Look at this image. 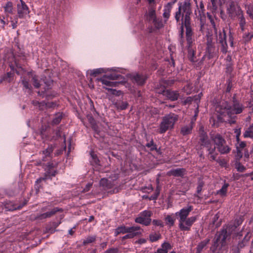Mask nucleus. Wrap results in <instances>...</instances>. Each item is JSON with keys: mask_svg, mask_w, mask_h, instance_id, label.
Listing matches in <instances>:
<instances>
[{"mask_svg": "<svg viewBox=\"0 0 253 253\" xmlns=\"http://www.w3.org/2000/svg\"><path fill=\"white\" fill-rule=\"evenodd\" d=\"M244 108L243 104L233 97L232 105L227 101H222L216 106L215 111L219 122L228 121L230 124H234L235 115L241 113Z\"/></svg>", "mask_w": 253, "mask_h": 253, "instance_id": "1", "label": "nucleus"}, {"mask_svg": "<svg viewBox=\"0 0 253 253\" xmlns=\"http://www.w3.org/2000/svg\"><path fill=\"white\" fill-rule=\"evenodd\" d=\"M211 138L214 144V146L211 147V144L207 135H202L200 140L201 145L208 148L209 151V157L211 160H215L217 153L215 152V148H217L221 154L228 153L230 148L226 145V141L219 134L211 136Z\"/></svg>", "mask_w": 253, "mask_h": 253, "instance_id": "2", "label": "nucleus"}, {"mask_svg": "<svg viewBox=\"0 0 253 253\" xmlns=\"http://www.w3.org/2000/svg\"><path fill=\"white\" fill-rule=\"evenodd\" d=\"M193 209L192 206L188 205L175 213L178 218L179 228L181 231H190L192 226L196 221V216L188 217Z\"/></svg>", "mask_w": 253, "mask_h": 253, "instance_id": "3", "label": "nucleus"}, {"mask_svg": "<svg viewBox=\"0 0 253 253\" xmlns=\"http://www.w3.org/2000/svg\"><path fill=\"white\" fill-rule=\"evenodd\" d=\"M178 10L175 12L174 18L176 22L181 23L191 22V15L192 13L191 0H184L179 2Z\"/></svg>", "mask_w": 253, "mask_h": 253, "instance_id": "4", "label": "nucleus"}, {"mask_svg": "<svg viewBox=\"0 0 253 253\" xmlns=\"http://www.w3.org/2000/svg\"><path fill=\"white\" fill-rule=\"evenodd\" d=\"M178 120V116L174 113H169L163 117L160 125L159 132L164 133L169 129L173 128L175 122Z\"/></svg>", "mask_w": 253, "mask_h": 253, "instance_id": "5", "label": "nucleus"}, {"mask_svg": "<svg viewBox=\"0 0 253 253\" xmlns=\"http://www.w3.org/2000/svg\"><path fill=\"white\" fill-rule=\"evenodd\" d=\"M30 81L33 82V85L36 88H39L41 85L38 77L29 73L27 76L23 77L21 81L25 91L28 93H30L32 90V86L29 83Z\"/></svg>", "mask_w": 253, "mask_h": 253, "instance_id": "6", "label": "nucleus"}, {"mask_svg": "<svg viewBox=\"0 0 253 253\" xmlns=\"http://www.w3.org/2000/svg\"><path fill=\"white\" fill-rule=\"evenodd\" d=\"M96 80L101 82L102 84L105 85L104 88L110 90L112 94H118L119 91L110 88L109 87L118 86V85L120 83V82L112 81L110 79H108L107 75H104L100 79H97Z\"/></svg>", "mask_w": 253, "mask_h": 253, "instance_id": "7", "label": "nucleus"}, {"mask_svg": "<svg viewBox=\"0 0 253 253\" xmlns=\"http://www.w3.org/2000/svg\"><path fill=\"white\" fill-rule=\"evenodd\" d=\"M229 232H230V228L229 227H227L225 229L222 230L219 233V235L217 236V238L214 241V244L211 247V249L213 251L216 250L218 244V243L220 241V243L221 244V246H224V243L226 241V240L229 236Z\"/></svg>", "mask_w": 253, "mask_h": 253, "instance_id": "8", "label": "nucleus"}, {"mask_svg": "<svg viewBox=\"0 0 253 253\" xmlns=\"http://www.w3.org/2000/svg\"><path fill=\"white\" fill-rule=\"evenodd\" d=\"M151 215V211L146 210L144 211L140 212L138 216L135 219V221L136 223L148 226L151 222V219L150 218Z\"/></svg>", "mask_w": 253, "mask_h": 253, "instance_id": "9", "label": "nucleus"}, {"mask_svg": "<svg viewBox=\"0 0 253 253\" xmlns=\"http://www.w3.org/2000/svg\"><path fill=\"white\" fill-rule=\"evenodd\" d=\"M181 27H183V26H184L186 29L185 34L187 46L191 47L193 45L194 42V39L193 38V31L191 27V22L182 23H181Z\"/></svg>", "mask_w": 253, "mask_h": 253, "instance_id": "10", "label": "nucleus"}, {"mask_svg": "<svg viewBox=\"0 0 253 253\" xmlns=\"http://www.w3.org/2000/svg\"><path fill=\"white\" fill-rule=\"evenodd\" d=\"M216 42L221 45V51L223 53L227 52L228 45L226 42V35L224 29L216 35Z\"/></svg>", "mask_w": 253, "mask_h": 253, "instance_id": "11", "label": "nucleus"}, {"mask_svg": "<svg viewBox=\"0 0 253 253\" xmlns=\"http://www.w3.org/2000/svg\"><path fill=\"white\" fill-rule=\"evenodd\" d=\"M243 12L241 7L238 5H236L233 1L230 3L227 9V13L231 18H235Z\"/></svg>", "mask_w": 253, "mask_h": 253, "instance_id": "12", "label": "nucleus"}, {"mask_svg": "<svg viewBox=\"0 0 253 253\" xmlns=\"http://www.w3.org/2000/svg\"><path fill=\"white\" fill-rule=\"evenodd\" d=\"M17 8L18 16L20 18H24L30 12L28 6L22 0L17 3Z\"/></svg>", "mask_w": 253, "mask_h": 253, "instance_id": "13", "label": "nucleus"}, {"mask_svg": "<svg viewBox=\"0 0 253 253\" xmlns=\"http://www.w3.org/2000/svg\"><path fill=\"white\" fill-rule=\"evenodd\" d=\"M118 177V175L115 174L113 177H110L111 180L103 178L100 180V185L102 186L104 190L111 189L114 185V181L116 180Z\"/></svg>", "mask_w": 253, "mask_h": 253, "instance_id": "14", "label": "nucleus"}, {"mask_svg": "<svg viewBox=\"0 0 253 253\" xmlns=\"http://www.w3.org/2000/svg\"><path fill=\"white\" fill-rule=\"evenodd\" d=\"M147 19L149 21H152L157 28H159L162 26L161 21H159L157 19L155 10L152 7L149 9Z\"/></svg>", "mask_w": 253, "mask_h": 253, "instance_id": "15", "label": "nucleus"}, {"mask_svg": "<svg viewBox=\"0 0 253 253\" xmlns=\"http://www.w3.org/2000/svg\"><path fill=\"white\" fill-rule=\"evenodd\" d=\"M54 165L52 163H48L44 177H41L38 179L36 181L37 183L41 182L42 180L50 178V176H54L56 173V171L53 169Z\"/></svg>", "mask_w": 253, "mask_h": 253, "instance_id": "16", "label": "nucleus"}, {"mask_svg": "<svg viewBox=\"0 0 253 253\" xmlns=\"http://www.w3.org/2000/svg\"><path fill=\"white\" fill-rule=\"evenodd\" d=\"M62 209L59 208H54L50 211H47L45 213L39 215L37 218L40 219H43L47 218H49L54 215L58 211H62Z\"/></svg>", "mask_w": 253, "mask_h": 253, "instance_id": "17", "label": "nucleus"}, {"mask_svg": "<svg viewBox=\"0 0 253 253\" xmlns=\"http://www.w3.org/2000/svg\"><path fill=\"white\" fill-rule=\"evenodd\" d=\"M146 78L143 75L135 73L131 75V80L132 82L138 85H142L144 84Z\"/></svg>", "mask_w": 253, "mask_h": 253, "instance_id": "18", "label": "nucleus"}, {"mask_svg": "<svg viewBox=\"0 0 253 253\" xmlns=\"http://www.w3.org/2000/svg\"><path fill=\"white\" fill-rule=\"evenodd\" d=\"M108 71H115V70L114 68L105 69V68H97V69H93V70H88L86 71V73L87 74H89L90 76H96V75H97L98 74H100L101 73H106Z\"/></svg>", "mask_w": 253, "mask_h": 253, "instance_id": "19", "label": "nucleus"}, {"mask_svg": "<svg viewBox=\"0 0 253 253\" xmlns=\"http://www.w3.org/2000/svg\"><path fill=\"white\" fill-rule=\"evenodd\" d=\"M185 169L183 168H178L176 169H172L167 172L169 176H183L185 173Z\"/></svg>", "mask_w": 253, "mask_h": 253, "instance_id": "20", "label": "nucleus"}, {"mask_svg": "<svg viewBox=\"0 0 253 253\" xmlns=\"http://www.w3.org/2000/svg\"><path fill=\"white\" fill-rule=\"evenodd\" d=\"M164 93L165 95L171 101L176 100L179 96V94L176 91L167 90L166 91H164Z\"/></svg>", "mask_w": 253, "mask_h": 253, "instance_id": "21", "label": "nucleus"}, {"mask_svg": "<svg viewBox=\"0 0 253 253\" xmlns=\"http://www.w3.org/2000/svg\"><path fill=\"white\" fill-rule=\"evenodd\" d=\"M192 129L193 123L191 122L188 125L182 126L180 132L183 135H188L191 133Z\"/></svg>", "mask_w": 253, "mask_h": 253, "instance_id": "22", "label": "nucleus"}, {"mask_svg": "<svg viewBox=\"0 0 253 253\" xmlns=\"http://www.w3.org/2000/svg\"><path fill=\"white\" fill-rule=\"evenodd\" d=\"M139 230L140 227L138 226L128 227L127 230V233H129V234H131L132 238L136 236L141 234V232L139 231Z\"/></svg>", "mask_w": 253, "mask_h": 253, "instance_id": "23", "label": "nucleus"}, {"mask_svg": "<svg viewBox=\"0 0 253 253\" xmlns=\"http://www.w3.org/2000/svg\"><path fill=\"white\" fill-rule=\"evenodd\" d=\"M210 241V239H206L199 243L196 248V253H201Z\"/></svg>", "mask_w": 253, "mask_h": 253, "instance_id": "24", "label": "nucleus"}, {"mask_svg": "<svg viewBox=\"0 0 253 253\" xmlns=\"http://www.w3.org/2000/svg\"><path fill=\"white\" fill-rule=\"evenodd\" d=\"M172 6V3H168L164 9L163 17L167 21L169 17L170 12Z\"/></svg>", "mask_w": 253, "mask_h": 253, "instance_id": "25", "label": "nucleus"}, {"mask_svg": "<svg viewBox=\"0 0 253 253\" xmlns=\"http://www.w3.org/2000/svg\"><path fill=\"white\" fill-rule=\"evenodd\" d=\"M239 20L240 27L242 32L245 30V26L246 24V19L243 14V12L237 16Z\"/></svg>", "mask_w": 253, "mask_h": 253, "instance_id": "26", "label": "nucleus"}, {"mask_svg": "<svg viewBox=\"0 0 253 253\" xmlns=\"http://www.w3.org/2000/svg\"><path fill=\"white\" fill-rule=\"evenodd\" d=\"M53 147L49 146L45 150L42 151V155L44 156L42 157V161H45L46 158L47 157H50V155L53 152Z\"/></svg>", "mask_w": 253, "mask_h": 253, "instance_id": "27", "label": "nucleus"}, {"mask_svg": "<svg viewBox=\"0 0 253 253\" xmlns=\"http://www.w3.org/2000/svg\"><path fill=\"white\" fill-rule=\"evenodd\" d=\"M196 6V9L195 10L194 14L196 18L198 20L202 21V18L205 16L204 12L205 10L200 9L199 8L198 5Z\"/></svg>", "mask_w": 253, "mask_h": 253, "instance_id": "28", "label": "nucleus"}, {"mask_svg": "<svg viewBox=\"0 0 253 253\" xmlns=\"http://www.w3.org/2000/svg\"><path fill=\"white\" fill-rule=\"evenodd\" d=\"M166 224L169 226H173L174 224L175 219L173 215V214L171 215H167L165 217Z\"/></svg>", "mask_w": 253, "mask_h": 253, "instance_id": "29", "label": "nucleus"}, {"mask_svg": "<svg viewBox=\"0 0 253 253\" xmlns=\"http://www.w3.org/2000/svg\"><path fill=\"white\" fill-rule=\"evenodd\" d=\"M214 50H215L214 44L207 45L206 52V54H208L209 58H211L213 56Z\"/></svg>", "mask_w": 253, "mask_h": 253, "instance_id": "30", "label": "nucleus"}, {"mask_svg": "<svg viewBox=\"0 0 253 253\" xmlns=\"http://www.w3.org/2000/svg\"><path fill=\"white\" fill-rule=\"evenodd\" d=\"M243 136L245 138H253V123L245 131Z\"/></svg>", "mask_w": 253, "mask_h": 253, "instance_id": "31", "label": "nucleus"}, {"mask_svg": "<svg viewBox=\"0 0 253 253\" xmlns=\"http://www.w3.org/2000/svg\"><path fill=\"white\" fill-rule=\"evenodd\" d=\"M4 12L6 14H12L13 13V3L11 1H8L3 6Z\"/></svg>", "mask_w": 253, "mask_h": 253, "instance_id": "32", "label": "nucleus"}, {"mask_svg": "<svg viewBox=\"0 0 253 253\" xmlns=\"http://www.w3.org/2000/svg\"><path fill=\"white\" fill-rule=\"evenodd\" d=\"M228 186L229 184L225 183L221 188L216 192L217 194L220 195L221 197L226 196Z\"/></svg>", "mask_w": 253, "mask_h": 253, "instance_id": "33", "label": "nucleus"}, {"mask_svg": "<svg viewBox=\"0 0 253 253\" xmlns=\"http://www.w3.org/2000/svg\"><path fill=\"white\" fill-rule=\"evenodd\" d=\"M161 238V235L159 233H153L149 235V240L151 242H155Z\"/></svg>", "mask_w": 253, "mask_h": 253, "instance_id": "34", "label": "nucleus"}, {"mask_svg": "<svg viewBox=\"0 0 253 253\" xmlns=\"http://www.w3.org/2000/svg\"><path fill=\"white\" fill-rule=\"evenodd\" d=\"M200 95V94H199L198 96H194V97H192L191 96H189V97H187L185 99H184L183 101V104L184 105H186L187 104H189V103H191L194 99L195 101L199 100L200 99V97H201Z\"/></svg>", "mask_w": 253, "mask_h": 253, "instance_id": "35", "label": "nucleus"}, {"mask_svg": "<svg viewBox=\"0 0 253 253\" xmlns=\"http://www.w3.org/2000/svg\"><path fill=\"white\" fill-rule=\"evenodd\" d=\"M107 77L108 79H110L112 81H114V80H119L122 79V76L120 74H118L115 73H111L109 75H107Z\"/></svg>", "mask_w": 253, "mask_h": 253, "instance_id": "36", "label": "nucleus"}, {"mask_svg": "<svg viewBox=\"0 0 253 253\" xmlns=\"http://www.w3.org/2000/svg\"><path fill=\"white\" fill-rule=\"evenodd\" d=\"M247 13L248 14L250 18L253 19V5L249 4L246 5Z\"/></svg>", "mask_w": 253, "mask_h": 253, "instance_id": "37", "label": "nucleus"}, {"mask_svg": "<svg viewBox=\"0 0 253 253\" xmlns=\"http://www.w3.org/2000/svg\"><path fill=\"white\" fill-rule=\"evenodd\" d=\"M188 50V58L189 60L192 62H194V50L192 48V46L191 47L187 46Z\"/></svg>", "mask_w": 253, "mask_h": 253, "instance_id": "38", "label": "nucleus"}, {"mask_svg": "<svg viewBox=\"0 0 253 253\" xmlns=\"http://www.w3.org/2000/svg\"><path fill=\"white\" fill-rule=\"evenodd\" d=\"M128 227L121 226L117 228L115 231L116 236L118 235L119 234L121 233H122L123 234L127 233Z\"/></svg>", "mask_w": 253, "mask_h": 253, "instance_id": "39", "label": "nucleus"}, {"mask_svg": "<svg viewBox=\"0 0 253 253\" xmlns=\"http://www.w3.org/2000/svg\"><path fill=\"white\" fill-rule=\"evenodd\" d=\"M62 119V114L60 113H57L55 115V117L53 118L52 120V123L54 125H57L60 122Z\"/></svg>", "mask_w": 253, "mask_h": 253, "instance_id": "40", "label": "nucleus"}, {"mask_svg": "<svg viewBox=\"0 0 253 253\" xmlns=\"http://www.w3.org/2000/svg\"><path fill=\"white\" fill-rule=\"evenodd\" d=\"M207 17L208 19L210 20V22L215 32L217 33V29L216 28L215 23L214 22V17L212 16L211 15L210 13H207Z\"/></svg>", "mask_w": 253, "mask_h": 253, "instance_id": "41", "label": "nucleus"}, {"mask_svg": "<svg viewBox=\"0 0 253 253\" xmlns=\"http://www.w3.org/2000/svg\"><path fill=\"white\" fill-rule=\"evenodd\" d=\"M95 236H89L85 238L83 243L84 245H86L87 244L91 243L95 241Z\"/></svg>", "mask_w": 253, "mask_h": 253, "instance_id": "42", "label": "nucleus"}, {"mask_svg": "<svg viewBox=\"0 0 253 253\" xmlns=\"http://www.w3.org/2000/svg\"><path fill=\"white\" fill-rule=\"evenodd\" d=\"M207 45H213L214 42H213L212 35L209 32L207 34Z\"/></svg>", "mask_w": 253, "mask_h": 253, "instance_id": "43", "label": "nucleus"}, {"mask_svg": "<svg viewBox=\"0 0 253 253\" xmlns=\"http://www.w3.org/2000/svg\"><path fill=\"white\" fill-rule=\"evenodd\" d=\"M253 38V33H245L243 36V38L245 42H249L252 38Z\"/></svg>", "mask_w": 253, "mask_h": 253, "instance_id": "44", "label": "nucleus"}, {"mask_svg": "<svg viewBox=\"0 0 253 253\" xmlns=\"http://www.w3.org/2000/svg\"><path fill=\"white\" fill-rule=\"evenodd\" d=\"M33 103L35 105H37V104H38V105H39L40 107H41V106L42 105H45L46 106V107H48V108L52 107L54 105L53 103L48 102L47 103H45L43 102H42V103H39L38 101H33Z\"/></svg>", "mask_w": 253, "mask_h": 253, "instance_id": "45", "label": "nucleus"}, {"mask_svg": "<svg viewBox=\"0 0 253 253\" xmlns=\"http://www.w3.org/2000/svg\"><path fill=\"white\" fill-rule=\"evenodd\" d=\"M204 185V182L201 179H199L198 182V186L197 187V193L200 194L202 190L203 187Z\"/></svg>", "mask_w": 253, "mask_h": 253, "instance_id": "46", "label": "nucleus"}, {"mask_svg": "<svg viewBox=\"0 0 253 253\" xmlns=\"http://www.w3.org/2000/svg\"><path fill=\"white\" fill-rule=\"evenodd\" d=\"M219 217V213H217L216 214L214 215L212 218V224L215 225L216 227H218L220 225V222H217V221L218 220V218Z\"/></svg>", "mask_w": 253, "mask_h": 253, "instance_id": "47", "label": "nucleus"}, {"mask_svg": "<svg viewBox=\"0 0 253 253\" xmlns=\"http://www.w3.org/2000/svg\"><path fill=\"white\" fill-rule=\"evenodd\" d=\"M127 106L128 103L124 101L119 103L117 105L118 108L121 110L126 109L127 108Z\"/></svg>", "mask_w": 253, "mask_h": 253, "instance_id": "48", "label": "nucleus"}, {"mask_svg": "<svg viewBox=\"0 0 253 253\" xmlns=\"http://www.w3.org/2000/svg\"><path fill=\"white\" fill-rule=\"evenodd\" d=\"M152 223L153 225L155 226H160L161 227H163L164 226V223L163 221L159 219H154L152 221Z\"/></svg>", "mask_w": 253, "mask_h": 253, "instance_id": "49", "label": "nucleus"}, {"mask_svg": "<svg viewBox=\"0 0 253 253\" xmlns=\"http://www.w3.org/2000/svg\"><path fill=\"white\" fill-rule=\"evenodd\" d=\"M146 146L150 148V150L153 151L157 149L156 145L154 144L153 141L151 140L150 142L146 144Z\"/></svg>", "mask_w": 253, "mask_h": 253, "instance_id": "50", "label": "nucleus"}, {"mask_svg": "<svg viewBox=\"0 0 253 253\" xmlns=\"http://www.w3.org/2000/svg\"><path fill=\"white\" fill-rule=\"evenodd\" d=\"M162 249L166 250L168 253V250L171 249V245L168 242H165L162 245Z\"/></svg>", "mask_w": 253, "mask_h": 253, "instance_id": "51", "label": "nucleus"}, {"mask_svg": "<svg viewBox=\"0 0 253 253\" xmlns=\"http://www.w3.org/2000/svg\"><path fill=\"white\" fill-rule=\"evenodd\" d=\"M236 168L238 171L240 172H243L245 169V168L240 163H237L236 164Z\"/></svg>", "mask_w": 253, "mask_h": 253, "instance_id": "52", "label": "nucleus"}, {"mask_svg": "<svg viewBox=\"0 0 253 253\" xmlns=\"http://www.w3.org/2000/svg\"><path fill=\"white\" fill-rule=\"evenodd\" d=\"M105 253H119V252L118 249L112 248L106 250Z\"/></svg>", "mask_w": 253, "mask_h": 253, "instance_id": "53", "label": "nucleus"}, {"mask_svg": "<svg viewBox=\"0 0 253 253\" xmlns=\"http://www.w3.org/2000/svg\"><path fill=\"white\" fill-rule=\"evenodd\" d=\"M211 4H212L213 9H214V10L216 9L217 8V0H211Z\"/></svg>", "mask_w": 253, "mask_h": 253, "instance_id": "54", "label": "nucleus"}, {"mask_svg": "<svg viewBox=\"0 0 253 253\" xmlns=\"http://www.w3.org/2000/svg\"><path fill=\"white\" fill-rule=\"evenodd\" d=\"M12 74L10 72H8L6 74V76L3 79V80L7 81L8 82L11 81L10 78L11 77Z\"/></svg>", "mask_w": 253, "mask_h": 253, "instance_id": "55", "label": "nucleus"}, {"mask_svg": "<svg viewBox=\"0 0 253 253\" xmlns=\"http://www.w3.org/2000/svg\"><path fill=\"white\" fill-rule=\"evenodd\" d=\"M239 249L237 246H233L232 248V253H239Z\"/></svg>", "mask_w": 253, "mask_h": 253, "instance_id": "56", "label": "nucleus"}, {"mask_svg": "<svg viewBox=\"0 0 253 253\" xmlns=\"http://www.w3.org/2000/svg\"><path fill=\"white\" fill-rule=\"evenodd\" d=\"M147 240L144 238H141L136 241V243L139 244H143L146 242Z\"/></svg>", "mask_w": 253, "mask_h": 253, "instance_id": "57", "label": "nucleus"}, {"mask_svg": "<svg viewBox=\"0 0 253 253\" xmlns=\"http://www.w3.org/2000/svg\"><path fill=\"white\" fill-rule=\"evenodd\" d=\"M159 194V190L157 189L156 193L154 195H152L151 196L150 199H152V200H155V199H156L157 198Z\"/></svg>", "mask_w": 253, "mask_h": 253, "instance_id": "58", "label": "nucleus"}, {"mask_svg": "<svg viewBox=\"0 0 253 253\" xmlns=\"http://www.w3.org/2000/svg\"><path fill=\"white\" fill-rule=\"evenodd\" d=\"M239 144V146L241 148H244L246 146V143L244 141H241L238 143Z\"/></svg>", "mask_w": 253, "mask_h": 253, "instance_id": "59", "label": "nucleus"}, {"mask_svg": "<svg viewBox=\"0 0 253 253\" xmlns=\"http://www.w3.org/2000/svg\"><path fill=\"white\" fill-rule=\"evenodd\" d=\"M237 157L239 158H241L242 157V153L239 150L238 147H237Z\"/></svg>", "mask_w": 253, "mask_h": 253, "instance_id": "60", "label": "nucleus"}, {"mask_svg": "<svg viewBox=\"0 0 253 253\" xmlns=\"http://www.w3.org/2000/svg\"><path fill=\"white\" fill-rule=\"evenodd\" d=\"M154 253H167V251H166V250H164V249L160 248L158 249L157 251Z\"/></svg>", "mask_w": 253, "mask_h": 253, "instance_id": "61", "label": "nucleus"}, {"mask_svg": "<svg viewBox=\"0 0 253 253\" xmlns=\"http://www.w3.org/2000/svg\"><path fill=\"white\" fill-rule=\"evenodd\" d=\"M11 26L13 29H15L17 26V21H15V22L13 21H11Z\"/></svg>", "mask_w": 253, "mask_h": 253, "instance_id": "62", "label": "nucleus"}, {"mask_svg": "<svg viewBox=\"0 0 253 253\" xmlns=\"http://www.w3.org/2000/svg\"><path fill=\"white\" fill-rule=\"evenodd\" d=\"M235 133H236V136H240L241 134V128L236 129L235 130Z\"/></svg>", "mask_w": 253, "mask_h": 253, "instance_id": "63", "label": "nucleus"}, {"mask_svg": "<svg viewBox=\"0 0 253 253\" xmlns=\"http://www.w3.org/2000/svg\"><path fill=\"white\" fill-rule=\"evenodd\" d=\"M199 9H202V10H205V7H204V3L203 2V1H201L200 2V4H199Z\"/></svg>", "mask_w": 253, "mask_h": 253, "instance_id": "64", "label": "nucleus"}]
</instances>
